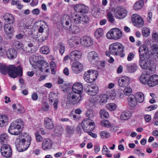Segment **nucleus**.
<instances>
[{"label": "nucleus", "mask_w": 158, "mask_h": 158, "mask_svg": "<svg viewBox=\"0 0 158 158\" xmlns=\"http://www.w3.org/2000/svg\"><path fill=\"white\" fill-rule=\"evenodd\" d=\"M73 32L76 34L80 32V28L77 26H73V27L71 29Z\"/></svg>", "instance_id": "58"}, {"label": "nucleus", "mask_w": 158, "mask_h": 158, "mask_svg": "<svg viewBox=\"0 0 158 158\" xmlns=\"http://www.w3.org/2000/svg\"><path fill=\"white\" fill-rule=\"evenodd\" d=\"M115 16L118 19H122L124 18L127 15L126 10L121 7H118L115 10Z\"/></svg>", "instance_id": "8"}, {"label": "nucleus", "mask_w": 158, "mask_h": 158, "mask_svg": "<svg viewBox=\"0 0 158 158\" xmlns=\"http://www.w3.org/2000/svg\"><path fill=\"white\" fill-rule=\"evenodd\" d=\"M106 107L107 109L110 111L114 110L116 108V105L114 103H111L107 104Z\"/></svg>", "instance_id": "47"}, {"label": "nucleus", "mask_w": 158, "mask_h": 158, "mask_svg": "<svg viewBox=\"0 0 158 158\" xmlns=\"http://www.w3.org/2000/svg\"><path fill=\"white\" fill-rule=\"evenodd\" d=\"M148 77V74L145 73L142 74L140 78V82L144 85L148 84V81L149 80Z\"/></svg>", "instance_id": "35"}, {"label": "nucleus", "mask_w": 158, "mask_h": 158, "mask_svg": "<svg viewBox=\"0 0 158 158\" xmlns=\"http://www.w3.org/2000/svg\"><path fill=\"white\" fill-rule=\"evenodd\" d=\"M81 15L76 14L71 18L68 15H64L61 18V23L64 27L67 29L71 28L72 22L77 24L82 22Z\"/></svg>", "instance_id": "2"}, {"label": "nucleus", "mask_w": 158, "mask_h": 158, "mask_svg": "<svg viewBox=\"0 0 158 158\" xmlns=\"http://www.w3.org/2000/svg\"><path fill=\"white\" fill-rule=\"evenodd\" d=\"M98 91L97 86L94 84L89 85V95H96Z\"/></svg>", "instance_id": "26"}, {"label": "nucleus", "mask_w": 158, "mask_h": 158, "mask_svg": "<svg viewBox=\"0 0 158 158\" xmlns=\"http://www.w3.org/2000/svg\"><path fill=\"white\" fill-rule=\"evenodd\" d=\"M100 100H98V102L100 104L103 105L106 103L109 98L108 96L106 94H102L99 97Z\"/></svg>", "instance_id": "32"}, {"label": "nucleus", "mask_w": 158, "mask_h": 158, "mask_svg": "<svg viewBox=\"0 0 158 158\" xmlns=\"http://www.w3.org/2000/svg\"><path fill=\"white\" fill-rule=\"evenodd\" d=\"M115 40L120 38L122 36V33L121 31L118 28L112 29Z\"/></svg>", "instance_id": "28"}, {"label": "nucleus", "mask_w": 158, "mask_h": 158, "mask_svg": "<svg viewBox=\"0 0 158 158\" xmlns=\"http://www.w3.org/2000/svg\"><path fill=\"white\" fill-rule=\"evenodd\" d=\"M72 69L73 73L76 74H78L83 70V66L80 62L76 61L73 63Z\"/></svg>", "instance_id": "11"}, {"label": "nucleus", "mask_w": 158, "mask_h": 158, "mask_svg": "<svg viewBox=\"0 0 158 158\" xmlns=\"http://www.w3.org/2000/svg\"><path fill=\"white\" fill-rule=\"evenodd\" d=\"M23 136H26L25 138H18L17 139L16 142H15V144H19V145L21 146L24 147V145L25 144V143L26 140H28V141L27 142V148H25L24 150H26L27 148L29 147L30 145L31 141V138L30 136L27 135V134H25Z\"/></svg>", "instance_id": "6"}, {"label": "nucleus", "mask_w": 158, "mask_h": 158, "mask_svg": "<svg viewBox=\"0 0 158 158\" xmlns=\"http://www.w3.org/2000/svg\"><path fill=\"white\" fill-rule=\"evenodd\" d=\"M148 85L150 87H153L158 84V76L153 75L149 78Z\"/></svg>", "instance_id": "15"}, {"label": "nucleus", "mask_w": 158, "mask_h": 158, "mask_svg": "<svg viewBox=\"0 0 158 158\" xmlns=\"http://www.w3.org/2000/svg\"><path fill=\"white\" fill-rule=\"evenodd\" d=\"M41 35L40 33L37 32L36 33H32V38L35 40H37L38 41L40 42H41L47 39V37L46 36L45 38L42 37L40 38V37Z\"/></svg>", "instance_id": "29"}, {"label": "nucleus", "mask_w": 158, "mask_h": 158, "mask_svg": "<svg viewBox=\"0 0 158 158\" xmlns=\"http://www.w3.org/2000/svg\"><path fill=\"white\" fill-rule=\"evenodd\" d=\"M52 145V142L51 140L46 139L43 141L42 148L44 150H49L51 148Z\"/></svg>", "instance_id": "16"}, {"label": "nucleus", "mask_w": 158, "mask_h": 158, "mask_svg": "<svg viewBox=\"0 0 158 158\" xmlns=\"http://www.w3.org/2000/svg\"><path fill=\"white\" fill-rule=\"evenodd\" d=\"M81 98V94L71 92L67 96L66 103L67 104H76L80 101Z\"/></svg>", "instance_id": "5"}, {"label": "nucleus", "mask_w": 158, "mask_h": 158, "mask_svg": "<svg viewBox=\"0 0 158 158\" xmlns=\"http://www.w3.org/2000/svg\"><path fill=\"white\" fill-rule=\"evenodd\" d=\"M151 62L148 58H144V56L141 55L139 57V65L143 69L148 68L150 66Z\"/></svg>", "instance_id": "9"}, {"label": "nucleus", "mask_w": 158, "mask_h": 158, "mask_svg": "<svg viewBox=\"0 0 158 158\" xmlns=\"http://www.w3.org/2000/svg\"><path fill=\"white\" fill-rule=\"evenodd\" d=\"M130 82V78L126 76L120 77L118 80V85L122 87H125L129 85Z\"/></svg>", "instance_id": "12"}, {"label": "nucleus", "mask_w": 158, "mask_h": 158, "mask_svg": "<svg viewBox=\"0 0 158 158\" xmlns=\"http://www.w3.org/2000/svg\"><path fill=\"white\" fill-rule=\"evenodd\" d=\"M38 65L40 70L43 72L44 70L48 66V63L44 60H40L37 62Z\"/></svg>", "instance_id": "25"}, {"label": "nucleus", "mask_w": 158, "mask_h": 158, "mask_svg": "<svg viewBox=\"0 0 158 158\" xmlns=\"http://www.w3.org/2000/svg\"><path fill=\"white\" fill-rule=\"evenodd\" d=\"M73 92L81 94L83 90L82 84L80 83H76L72 86Z\"/></svg>", "instance_id": "17"}, {"label": "nucleus", "mask_w": 158, "mask_h": 158, "mask_svg": "<svg viewBox=\"0 0 158 158\" xmlns=\"http://www.w3.org/2000/svg\"><path fill=\"white\" fill-rule=\"evenodd\" d=\"M14 26L9 24H6L4 27V30L6 34L8 36L6 37L7 39H9L12 38V34L14 31Z\"/></svg>", "instance_id": "10"}, {"label": "nucleus", "mask_w": 158, "mask_h": 158, "mask_svg": "<svg viewBox=\"0 0 158 158\" xmlns=\"http://www.w3.org/2000/svg\"><path fill=\"white\" fill-rule=\"evenodd\" d=\"M0 72L4 75L8 73L9 76L13 78L21 77L23 75V69L20 65L16 67L13 65H10L7 67L5 64L0 63Z\"/></svg>", "instance_id": "1"}, {"label": "nucleus", "mask_w": 158, "mask_h": 158, "mask_svg": "<svg viewBox=\"0 0 158 158\" xmlns=\"http://www.w3.org/2000/svg\"><path fill=\"white\" fill-rule=\"evenodd\" d=\"M98 71L96 70L91 69L89 70V83L95 81L98 76Z\"/></svg>", "instance_id": "22"}, {"label": "nucleus", "mask_w": 158, "mask_h": 158, "mask_svg": "<svg viewBox=\"0 0 158 158\" xmlns=\"http://www.w3.org/2000/svg\"><path fill=\"white\" fill-rule=\"evenodd\" d=\"M8 121V118L6 115L0 114V127H2L6 125Z\"/></svg>", "instance_id": "27"}, {"label": "nucleus", "mask_w": 158, "mask_h": 158, "mask_svg": "<svg viewBox=\"0 0 158 158\" xmlns=\"http://www.w3.org/2000/svg\"><path fill=\"white\" fill-rule=\"evenodd\" d=\"M137 101L139 103H142L144 100V96L143 94L141 92H137L135 95Z\"/></svg>", "instance_id": "36"}, {"label": "nucleus", "mask_w": 158, "mask_h": 158, "mask_svg": "<svg viewBox=\"0 0 158 158\" xmlns=\"http://www.w3.org/2000/svg\"><path fill=\"white\" fill-rule=\"evenodd\" d=\"M58 47L59 49L60 53L61 55H63L65 49L64 45L62 43H60L58 45Z\"/></svg>", "instance_id": "51"}, {"label": "nucleus", "mask_w": 158, "mask_h": 158, "mask_svg": "<svg viewBox=\"0 0 158 158\" xmlns=\"http://www.w3.org/2000/svg\"><path fill=\"white\" fill-rule=\"evenodd\" d=\"M23 125V122L20 119H17L15 121L12 122L9 128V132L12 135H18L21 131V126Z\"/></svg>", "instance_id": "4"}, {"label": "nucleus", "mask_w": 158, "mask_h": 158, "mask_svg": "<svg viewBox=\"0 0 158 158\" xmlns=\"http://www.w3.org/2000/svg\"><path fill=\"white\" fill-rule=\"evenodd\" d=\"M100 114L102 118L104 117L106 118L109 116L108 112L105 109L101 110L100 111Z\"/></svg>", "instance_id": "50"}, {"label": "nucleus", "mask_w": 158, "mask_h": 158, "mask_svg": "<svg viewBox=\"0 0 158 158\" xmlns=\"http://www.w3.org/2000/svg\"><path fill=\"white\" fill-rule=\"evenodd\" d=\"M74 9L76 12L82 14L86 13L88 11V6L82 4L76 5Z\"/></svg>", "instance_id": "14"}, {"label": "nucleus", "mask_w": 158, "mask_h": 158, "mask_svg": "<svg viewBox=\"0 0 158 158\" xmlns=\"http://www.w3.org/2000/svg\"><path fill=\"white\" fill-rule=\"evenodd\" d=\"M89 37L86 36H84L81 39V43L83 46L88 47Z\"/></svg>", "instance_id": "40"}, {"label": "nucleus", "mask_w": 158, "mask_h": 158, "mask_svg": "<svg viewBox=\"0 0 158 158\" xmlns=\"http://www.w3.org/2000/svg\"><path fill=\"white\" fill-rule=\"evenodd\" d=\"M144 24V21L143 19L141 18L139 19L134 25L137 27H142Z\"/></svg>", "instance_id": "46"}, {"label": "nucleus", "mask_w": 158, "mask_h": 158, "mask_svg": "<svg viewBox=\"0 0 158 158\" xmlns=\"http://www.w3.org/2000/svg\"><path fill=\"white\" fill-rule=\"evenodd\" d=\"M49 105L46 102H44L43 103V105L42 106V109L44 111H48L49 108Z\"/></svg>", "instance_id": "61"}, {"label": "nucleus", "mask_w": 158, "mask_h": 158, "mask_svg": "<svg viewBox=\"0 0 158 158\" xmlns=\"http://www.w3.org/2000/svg\"><path fill=\"white\" fill-rule=\"evenodd\" d=\"M83 77L86 82H89V70L84 73Z\"/></svg>", "instance_id": "62"}, {"label": "nucleus", "mask_w": 158, "mask_h": 158, "mask_svg": "<svg viewBox=\"0 0 158 158\" xmlns=\"http://www.w3.org/2000/svg\"><path fill=\"white\" fill-rule=\"evenodd\" d=\"M144 4V1L143 0H140L136 2L133 6V9L135 10H138L141 9Z\"/></svg>", "instance_id": "34"}, {"label": "nucleus", "mask_w": 158, "mask_h": 158, "mask_svg": "<svg viewBox=\"0 0 158 158\" xmlns=\"http://www.w3.org/2000/svg\"><path fill=\"white\" fill-rule=\"evenodd\" d=\"M48 26L47 23L44 21H43L40 25L38 27V32L42 33L45 29L47 28Z\"/></svg>", "instance_id": "37"}, {"label": "nucleus", "mask_w": 158, "mask_h": 158, "mask_svg": "<svg viewBox=\"0 0 158 158\" xmlns=\"http://www.w3.org/2000/svg\"><path fill=\"white\" fill-rule=\"evenodd\" d=\"M82 126L84 131L89 134V119L86 118L83 120L82 122Z\"/></svg>", "instance_id": "30"}, {"label": "nucleus", "mask_w": 158, "mask_h": 158, "mask_svg": "<svg viewBox=\"0 0 158 158\" xmlns=\"http://www.w3.org/2000/svg\"><path fill=\"white\" fill-rule=\"evenodd\" d=\"M17 54L16 51L12 48L9 49L6 52L8 58L10 59H13L15 58L17 56Z\"/></svg>", "instance_id": "24"}, {"label": "nucleus", "mask_w": 158, "mask_h": 158, "mask_svg": "<svg viewBox=\"0 0 158 158\" xmlns=\"http://www.w3.org/2000/svg\"><path fill=\"white\" fill-rule=\"evenodd\" d=\"M99 134L101 138L103 139L107 138L110 136V133L105 131L100 132Z\"/></svg>", "instance_id": "48"}, {"label": "nucleus", "mask_w": 158, "mask_h": 158, "mask_svg": "<svg viewBox=\"0 0 158 158\" xmlns=\"http://www.w3.org/2000/svg\"><path fill=\"white\" fill-rule=\"evenodd\" d=\"M129 105L131 107H135L137 104V101L135 96L133 95H130L128 98Z\"/></svg>", "instance_id": "21"}, {"label": "nucleus", "mask_w": 158, "mask_h": 158, "mask_svg": "<svg viewBox=\"0 0 158 158\" xmlns=\"http://www.w3.org/2000/svg\"><path fill=\"white\" fill-rule=\"evenodd\" d=\"M148 48L146 45H142L139 48V57L141 55L144 56V54H146L148 51Z\"/></svg>", "instance_id": "31"}, {"label": "nucleus", "mask_w": 158, "mask_h": 158, "mask_svg": "<svg viewBox=\"0 0 158 158\" xmlns=\"http://www.w3.org/2000/svg\"><path fill=\"white\" fill-rule=\"evenodd\" d=\"M75 130V128L72 125H67L66 128V131L69 133H73Z\"/></svg>", "instance_id": "52"}, {"label": "nucleus", "mask_w": 158, "mask_h": 158, "mask_svg": "<svg viewBox=\"0 0 158 158\" xmlns=\"http://www.w3.org/2000/svg\"><path fill=\"white\" fill-rule=\"evenodd\" d=\"M90 57L93 60H97V59H98V55L96 52L94 51L91 52L89 54Z\"/></svg>", "instance_id": "53"}, {"label": "nucleus", "mask_w": 158, "mask_h": 158, "mask_svg": "<svg viewBox=\"0 0 158 158\" xmlns=\"http://www.w3.org/2000/svg\"><path fill=\"white\" fill-rule=\"evenodd\" d=\"M153 39L155 41H158V34L156 32H153L152 35Z\"/></svg>", "instance_id": "64"}, {"label": "nucleus", "mask_w": 158, "mask_h": 158, "mask_svg": "<svg viewBox=\"0 0 158 158\" xmlns=\"http://www.w3.org/2000/svg\"><path fill=\"white\" fill-rule=\"evenodd\" d=\"M35 137L36 140V141L38 142H41L43 139V138L40 135L39 132L37 131L35 133Z\"/></svg>", "instance_id": "57"}, {"label": "nucleus", "mask_w": 158, "mask_h": 158, "mask_svg": "<svg viewBox=\"0 0 158 158\" xmlns=\"http://www.w3.org/2000/svg\"><path fill=\"white\" fill-rule=\"evenodd\" d=\"M103 35V31L102 28L98 29L94 33V36L97 39H98L102 37Z\"/></svg>", "instance_id": "38"}, {"label": "nucleus", "mask_w": 158, "mask_h": 158, "mask_svg": "<svg viewBox=\"0 0 158 158\" xmlns=\"http://www.w3.org/2000/svg\"><path fill=\"white\" fill-rule=\"evenodd\" d=\"M82 22L85 23H87L89 21L88 15H81Z\"/></svg>", "instance_id": "59"}, {"label": "nucleus", "mask_w": 158, "mask_h": 158, "mask_svg": "<svg viewBox=\"0 0 158 158\" xmlns=\"http://www.w3.org/2000/svg\"><path fill=\"white\" fill-rule=\"evenodd\" d=\"M124 92L126 95H129L131 93L132 89L130 87H127L124 89Z\"/></svg>", "instance_id": "55"}, {"label": "nucleus", "mask_w": 158, "mask_h": 158, "mask_svg": "<svg viewBox=\"0 0 158 158\" xmlns=\"http://www.w3.org/2000/svg\"><path fill=\"white\" fill-rule=\"evenodd\" d=\"M8 139L9 136L6 134L3 133L0 135V142L1 143H6Z\"/></svg>", "instance_id": "39"}, {"label": "nucleus", "mask_w": 158, "mask_h": 158, "mask_svg": "<svg viewBox=\"0 0 158 158\" xmlns=\"http://www.w3.org/2000/svg\"><path fill=\"white\" fill-rule=\"evenodd\" d=\"M40 52L44 54H47L50 52V49L49 47L47 46H43L40 49Z\"/></svg>", "instance_id": "42"}, {"label": "nucleus", "mask_w": 158, "mask_h": 158, "mask_svg": "<svg viewBox=\"0 0 158 158\" xmlns=\"http://www.w3.org/2000/svg\"><path fill=\"white\" fill-rule=\"evenodd\" d=\"M12 106L14 110L18 113L22 114L25 112L24 107L20 104H14Z\"/></svg>", "instance_id": "23"}, {"label": "nucleus", "mask_w": 158, "mask_h": 158, "mask_svg": "<svg viewBox=\"0 0 158 158\" xmlns=\"http://www.w3.org/2000/svg\"><path fill=\"white\" fill-rule=\"evenodd\" d=\"M1 152L5 157H10L12 154V150L11 147L7 144H4L1 148Z\"/></svg>", "instance_id": "7"}, {"label": "nucleus", "mask_w": 158, "mask_h": 158, "mask_svg": "<svg viewBox=\"0 0 158 158\" xmlns=\"http://www.w3.org/2000/svg\"><path fill=\"white\" fill-rule=\"evenodd\" d=\"M95 127L94 123V121L89 119V130L92 131H93Z\"/></svg>", "instance_id": "63"}, {"label": "nucleus", "mask_w": 158, "mask_h": 158, "mask_svg": "<svg viewBox=\"0 0 158 158\" xmlns=\"http://www.w3.org/2000/svg\"><path fill=\"white\" fill-rule=\"evenodd\" d=\"M106 37L108 39H114V34L112 32V30L109 31L106 34Z\"/></svg>", "instance_id": "60"}, {"label": "nucleus", "mask_w": 158, "mask_h": 158, "mask_svg": "<svg viewBox=\"0 0 158 158\" xmlns=\"http://www.w3.org/2000/svg\"><path fill=\"white\" fill-rule=\"evenodd\" d=\"M132 20L134 25L139 19H141V17L137 14H134L131 16Z\"/></svg>", "instance_id": "49"}, {"label": "nucleus", "mask_w": 158, "mask_h": 158, "mask_svg": "<svg viewBox=\"0 0 158 158\" xmlns=\"http://www.w3.org/2000/svg\"><path fill=\"white\" fill-rule=\"evenodd\" d=\"M13 47L21 53H23L25 51L24 45L20 41H15L13 43Z\"/></svg>", "instance_id": "19"}, {"label": "nucleus", "mask_w": 158, "mask_h": 158, "mask_svg": "<svg viewBox=\"0 0 158 158\" xmlns=\"http://www.w3.org/2000/svg\"><path fill=\"white\" fill-rule=\"evenodd\" d=\"M106 17L108 21L111 23H114V22L115 19L112 13L110 12L107 13Z\"/></svg>", "instance_id": "44"}, {"label": "nucleus", "mask_w": 158, "mask_h": 158, "mask_svg": "<svg viewBox=\"0 0 158 158\" xmlns=\"http://www.w3.org/2000/svg\"><path fill=\"white\" fill-rule=\"evenodd\" d=\"M127 70L129 72L132 73L135 72L137 69V65L135 64H130L127 66Z\"/></svg>", "instance_id": "33"}, {"label": "nucleus", "mask_w": 158, "mask_h": 158, "mask_svg": "<svg viewBox=\"0 0 158 158\" xmlns=\"http://www.w3.org/2000/svg\"><path fill=\"white\" fill-rule=\"evenodd\" d=\"M82 53L79 50H75L69 53L70 59L72 61L78 60L82 56Z\"/></svg>", "instance_id": "13"}, {"label": "nucleus", "mask_w": 158, "mask_h": 158, "mask_svg": "<svg viewBox=\"0 0 158 158\" xmlns=\"http://www.w3.org/2000/svg\"><path fill=\"white\" fill-rule=\"evenodd\" d=\"M101 124L103 127H109L111 126L110 122L106 120L102 121L101 123Z\"/></svg>", "instance_id": "54"}, {"label": "nucleus", "mask_w": 158, "mask_h": 158, "mask_svg": "<svg viewBox=\"0 0 158 158\" xmlns=\"http://www.w3.org/2000/svg\"><path fill=\"white\" fill-rule=\"evenodd\" d=\"M89 97V102L91 103L94 104L98 102L99 96L96 95H91Z\"/></svg>", "instance_id": "43"}, {"label": "nucleus", "mask_w": 158, "mask_h": 158, "mask_svg": "<svg viewBox=\"0 0 158 158\" xmlns=\"http://www.w3.org/2000/svg\"><path fill=\"white\" fill-rule=\"evenodd\" d=\"M44 125L45 127L48 129H52L54 128V125L52 121L48 117L45 118Z\"/></svg>", "instance_id": "20"}, {"label": "nucleus", "mask_w": 158, "mask_h": 158, "mask_svg": "<svg viewBox=\"0 0 158 158\" xmlns=\"http://www.w3.org/2000/svg\"><path fill=\"white\" fill-rule=\"evenodd\" d=\"M4 20L9 24L13 23L15 21V18L12 15L6 13L3 16Z\"/></svg>", "instance_id": "18"}, {"label": "nucleus", "mask_w": 158, "mask_h": 158, "mask_svg": "<svg viewBox=\"0 0 158 158\" xmlns=\"http://www.w3.org/2000/svg\"><path fill=\"white\" fill-rule=\"evenodd\" d=\"M157 105H152L146 107L145 108V110L147 111H149L156 109Z\"/></svg>", "instance_id": "56"}, {"label": "nucleus", "mask_w": 158, "mask_h": 158, "mask_svg": "<svg viewBox=\"0 0 158 158\" xmlns=\"http://www.w3.org/2000/svg\"><path fill=\"white\" fill-rule=\"evenodd\" d=\"M150 31L149 29L146 27L143 28L142 34L145 37H148L150 35Z\"/></svg>", "instance_id": "45"}, {"label": "nucleus", "mask_w": 158, "mask_h": 158, "mask_svg": "<svg viewBox=\"0 0 158 158\" xmlns=\"http://www.w3.org/2000/svg\"><path fill=\"white\" fill-rule=\"evenodd\" d=\"M124 47L122 44L119 43H113L110 45L109 52H106V55L110 56V54L114 56H119L121 57L125 56Z\"/></svg>", "instance_id": "3"}, {"label": "nucleus", "mask_w": 158, "mask_h": 158, "mask_svg": "<svg viewBox=\"0 0 158 158\" xmlns=\"http://www.w3.org/2000/svg\"><path fill=\"white\" fill-rule=\"evenodd\" d=\"M131 115L129 111L124 112L121 115L120 119L122 120H127L130 118Z\"/></svg>", "instance_id": "41"}]
</instances>
